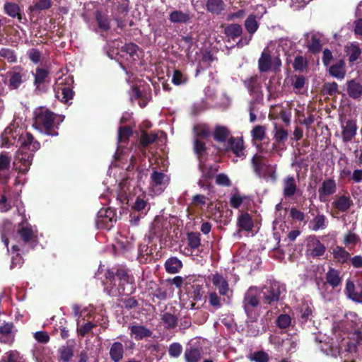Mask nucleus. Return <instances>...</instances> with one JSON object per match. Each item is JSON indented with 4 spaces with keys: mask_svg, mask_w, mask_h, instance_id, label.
Returning <instances> with one entry per match:
<instances>
[{
    "mask_svg": "<svg viewBox=\"0 0 362 362\" xmlns=\"http://www.w3.org/2000/svg\"><path fill=\"white\" fill-rule=\"evenodd\" d=\"M170 177L168 175L153 169L151 175L149 190L153 194L159 195L168 187Z\"/></svg>",
    "mask_w": 362,
    "mask_h": 362,
    "instance_id": "6e6552de",
    "label": "nucleus"
},
{
    "mask_svg": "<svg viewBox=\"0 0 362 362\" xmlns=\"http://www.w3.org/2000/svg\"><path fill=\"white\" fill-rule=\"evenodd\" d=\"M49 72L47 70L42 68H37L34 75V85L37 89H40L41 86L45 84L48 81Z\"/></svg>",
    "mask_w": 362,
    "mask_h": 362,
    "instance_id": "f704fd0d",
    "label": "nucleus"
},
{
    "mask_svg": "<svg viewBox=\"0 0 362 362\" xmlns=\"http://www.w3.org/2000/svg\"><path fill=\"white\" fill-rule=\"evenodd\" d=\"M182 267V262L177 257H170L165 263V268L169 274L177 273Z\"/></svg>",
    "mask_w": 362,
    "mask_h": 362,
    "instance_id": "ea45409f",
    "label": "nucleus"
},
{
    "mask_svg": "<svg viewBox=\"0 0 362 362\" xmlns=\"http://www.w3.org/2000/svg\"><path fill=\"white\" fill-rule=\"evenodd\" d=\"M130 330L132 336L136 340L142 339L152 334L150 329L142 325H133L130 327Z\"/></svg>",
    "mask_w": 362,
    "mask_h": 362,
    "instance_id": "72a5a7b5",
    "label": "nucleus"
},
{
    "mask_svg": "<svg viewBox=\"0 0 362 362\" xmlns=\"http://www.w3.org/2000/svg\"><path fill=\"white\" fill-rule=\"evenodd\" d=\"M342 139L344 142L351 141L356 136L357 126L355 121L349 119L341 124Z\"/></svg>",
    "mask_w": 362,
    "mask_h": 362,
    "instance_id": "412c9836",
    "label": "nucleus"
},
{
    "mask_svg": "<svg viewBox=\"0 0 362 362\" xmlns=\"http://www.w3.org/2000/svg\"><path fill=\"white\" fill-rule=\"evenodd\" d=\"M201 157L202 156L199 157V169L202 172V177L198 182V185L202 188H208L209 185L207 180L213 177L214 174L217 170V168L202 163Z\"/></svg>",
    "mask_w": 362,
    "mask_h": 362,
    "instance_id": "f3484780",
    "label": "nucleus"
},
{
    "mask_svg": "<svg viewBox=\"0 0 362 362\" xmlns=\"http://www.w3.org/2000/svg\"><path fill=\"white\" fill-rule=\"evenodd\" d=\"M327 282L333 288H337L341 284L342 276L341 272L334 268H330L326 274Z\"/></svg>",
    "mask_w": 362,
    "mask_h": 362,
    "instance_id": "7c9ffc66",
    "label": "nucleus"
},
{
    "mask_svg": "<svg viewBox=\"0 0 362 362\" xmlns=\"http://www.w3.org/2000/svg\"><path fill=\"white\" fill-rule=\"evenodd\" d=\"M308 252L313 257H320L324 255L325 246L315 236H310L308 240Z\"/></svg>",
    "mask_w": 362,
    "mask_h": 362,
    "instance_id": "6ab92c4d",
    "label": "nucleus"
},
{
    "mask_svg": "<svg viewBox=\"0 0 362 362\" xmlns=\"http://www.w3.org/2000/svg\"><path fill=\"white\" fill-rule=\"evenodd\" d=\"M7 362H25V359L18 351H12L8 353Z\"/></svg>",
    "mask_w": 362,
    "mask_h": 362,
    "instance_id": "774afa93",
    "label": "nucleus"
},
{
    "mask_svg": "<svg viewBox=\"0 0 362 362\" xmlns=\"http://www.w3.org/2000/svg\"><path fill=\"white\" fill-rule=\"evenodd\" d=\"M337 191L336 182L333 179L325 180L318 189L320 199L334 194Z\"/></svg>",
    "mask_w": 362,
    "mask_h": 362,
    "instance_id": "a878e982",
    "label": "nucleus"
},
{
    "mask_svg": "<svg viewBox=\"0 0 362 362\" xmlns=\"http://www.w3.org/2000/svg\"><path fill=\"white\" fill-rule=\"evenodd\" d=\"M131 98L132 100H137L139 105L144 107L149 100L150 96L148 93H144V90H141L135 86L132 88Z\"/></svg>",
    "mask_w": 362,
    "mask_h": 362,
    "instance_id": "2f4dec72",
    "label": "nucleus"
},
{
    "mask_svg": "<svg viewBox=\"0 0 362 362\" xmlns=\"http://www.w3.org/2000/svg\"><path fill=\"white\" fill-rule=\"evenodd\" d=\"M1 139L2 146L16 145L19 147L13 165L23 173L28 171L33 160V152L40 148V143L34 139L31 134L25 133L23 128L19 126L16 119L5 129L1 134Z\"/></svg>",
    "mask_w": 362,
    "mask_h": 362,
    "instance_id": "f03ea898",
    "label": "nucleus"
},
{
    "mask_svg": "<svg viewBox=\"0 0 362 362\" xmlns=\"http://www.w3.org/2000/svg\"><path fill=\"white\" fill-rule=\"evenodd\" d=\"M26 72L18 67L9 73L8 86L11 89L18 88L25 81Z\"/></svg>",
    "mask_w": 362,
    "mask_h": 362,
    "instance_id": "a211bd4d",
    "label": "nucleus"
},
{
    "mask_svg": "<svg viewBox=\"0 0 362 362\" xmlns=\"http://www.w3.org/2000/svg\"><path fill=\"white\" fill-rule=\"evenodd\" d=\"M124 348L121 342L112 343L110 348V356L114 362H119L124 357Z\"/></svg>",
    "mask_w": 362,
    "mask_h": 362,
    "instance_id": "c85d7f7f",
    "label": "nucleus"
},
{
    "mask_svg": "<svg viewBox=\"0 0 362 362\" xmlns=\"http://www.w3.org/2000/svg\"><path fill=\"white\" fill-rule=\"evenodd\" d=\"M57 117L49 110L40 107L35 111L33 127L42 133L47 135L57 136L58 133L54 127L59 124L56 122Z\"/></svg>",
    "mask_w": 362,
    "mask_h": 362,
    "instance_id": "39448f33",
    "label": "nucleus"
},
{
    "mask_svg": "<svg viewBox=\"0 0 362 362\" xmlns=\"http://www.w3.org/2000/svg\"><path fill=\"white\" fill-rule=\"evenodd\" d=\"M334 338L332 341H320V350L327 356L337 357L344 352L362 351V320L355 313H349L344 319L333 323Z\"/></svg>",
    "mask_w": 362,
    "mask_h": 362,
    "instance_id": "f257e3e1",
    "label": "nucleus"
},
{
    "mask_svg": "<svg viewBox=\"0 0 362 362\" xmlns=\"http://www.w3.org/2000/svg\"><path fill=\"white\" fill-rule=\"evenodd\" d=\"M1 57L6 59L10 62L16 61V56L14 52L10 49L3 48L0 50Z\"/></svg>",
    "mask_w": 362,
    "mask_h": 362,
    "instance_id": "e2e57ef3",
    "label": "nucleus"
},
{
    "mask_svg": "<svg viewBox=\"0 0 362 362\" xmlns=\"http://www.w3.org/2000/svg\"><path fill=\"white\" fill-rule=\"evenodd\" d=\"M326 217L323 214H318L310 223V228L314 230L325 229L327 226Z\"/></svg>",
    "mask_w": 362,
    "mask_h": 362,
    "instance_id": "79ce46f5",
    "label": "nucleus"
},
{
    "mask_svg": "<svg viewBox=\"0 0 362 362\" xmlns=\"http://www.w3.org/2000/svg\"><path fill=\"white\" fill-rule=\"evenodd\" d=\"M250 359L255 362H267L269 361V356L264 351H257L251 355Z\"/></svg>",
    "mask_w": 362,
    "mask_h": 362,
    "instance_id": "0e129e2a",
    "label": "nucleus"
},
{
    "mask_svg": "<svg viewBox=\"0 0 362 362\" xmlns=\"http://www.w3.org/2000/svg\"><path fill=\"white\" fill-rule=\"evenodd\" d=\"M208 199L204 195L197 194L193 197L192 204L200 209H203L206 205V201Z\"/></svg>",
    "mask_w": 362,
    "mask_h": 362,
    "instance_id": "69168bd1",
    "label": "nucleus"
},
{
    "mask_svg": "<svg viewBox=\"0 0 362 362\" xmlns=\"http://www.w3.org/2000/svg\"><path fill=\"white\" fill-rule=\"evenodd\" d=\"M5 12L11 17L15 18L19 16L20 8L18 4L15 3L8 2L4 5Z\"/></svg>",
    "mask_w": 362,
    "mask_h": 362,
    "instance_id": "864d4df0",
    "label": "nucleus"
},
{
    "mask_svg": "<svg viewBox=\"0 0 362 362\" xmlns=\"http://www.w3.org/2000/svg\"><path fill=\"white\" fill-rule=\"evenodd\" d=\"M194 148L198 157L202 156L205 151V144L202 139L208 138L211 134V131L206 124L199 123L194 126Z\"/></svg>",
    "mask_w": 362,
    "mask_h": 362,
    "instance_id": "0eeeda50",
    "label": "nucleus"
},
{
    "mask_svg": "<svg viewBox=\"0 0 362 362\" xmlns=\"http://www.w3.org/2000/svg\"><path fill=\"white\" fill-rule=\"evenodd\" d=\"M161 321L167 329L174 328L177 323V317L170 313H164L162 315Z\"/></svg>",
    "mask_w": 362,
    "mask_h": 362,
    "instance_id": "8fccbe9b",
    "label": "nucleus"
},
{
    "mask_svg": "<svg viewBox=\"0 0 362 362\" xmlns=\"http://www.w3.org/2000/svg\"><path fill=\"white\" fill-rule=\"evenodd\" d=\"M260 294L261 291L256 287H250L245 294L243 301V308L251 321H255L257 317V308L259 303Z\"/></svg>",
    "mask_w": 362,
    "mask_h": 362,
    "instance_id": "423d86ee",
    "label": "nucleus"
},
{
    "mask_svg": "<svg viewBox=\"0 0 362 362\" xmlns=\"http://www.w3.org/2000/svg\"><path fill=\"white\" fill-rule=\"evenodd\" d=\"M2 241L7 247L8 251H9V243L11 244V249L13 252L20 251L21 250V247H23V244L28 245L33 247L37 242V230L35 227H33L28 223H25L21 226L16 235H13L10 238L3 235Z\"/></svg>",
    "mask_w": 362,
    "mask_h": 362,
    "instance_id": "20e7f679",
    "label": "nucleus"
},
{
    "mask_svg": "<svg viewBox=\"0 0 362 362\" xmlns=\"http://www.w3.org/2000/svg\"><path fill=\"white\" fill-rule=\"evenodd\" d=\"M252 163L254 170L257 175L264 178L275 180L276 179V169L274 166L267 165L260 162L259 157L257 155L254 156L252 159Z\"/></svg>",
    "mask_w": 362,
    "mask_h": 362,
    "instance_id": "f8f14e48",
    "label": "nucleus"
},
{
    "mask_svg": "<svg viewBox=\"0 0 362 362\" xmlns=\"http://www.w3.org/2000/svg\"><path fill=\"white\" fill-rule=\"evenodd\" d=\"M182 352V346L180 344L174 342L169 346L168 354L172 358L179 357Z\"/></svg>",
    "mask_w": 362,
    "mask_h": 362,
    "instance_id": "6e6d98bb",
    "label": "nucleus"
},
{
    "mask_svg": "<svg viewBox=\"0 0 362 362\" xmlns=\"http://www.w3.org/2000/svg\"><path fill=\"white\" fill-rule=\"evenodd\" d=\"M284 290V286L279 282H273L271 283L270 286H264L261 291L263 294V302L271 304L278 301L280 295Z\"/></svg>",
    "mask_w": 362,
    "mask_h": 362,
    "instance_id": "9b49d317",
    "label": "nucleus"
},
{
    "mask_svg": "<svg viewBox=\"0 0 362 362\" xmlns=\"http://www.w3.org/2000/svg\"><path fill=\"white\" fill-rule=\"evenodd\" d=\"M313 306L303 303L297 309L296 314L302 322H306L312 316Z\"/></svg>",
    "mask_w": 362,
    "mask_h": 362,
    "instance_id": "58836bf2",
    "label": "nucleus"
},
{
    "mask_svg": "<svg viewBox=\"0 0 362 362\" xmlns=\"http://www.w3.org/2000/svg\"><path fill=\"white\" fill-rule=\"evenodd\" d=\"M96 19L98 23V26L103 30H107L110 28V23L108 19L103 16L101 13H98L96 15Z\"/></svg>",
    "mask_w": 362,
    "mask_h": 362,
    "instance_id": "680f3d73",
    "label": "nucleus"
},
{
    "mask_svg": "<svg viewBox=\"0 0 362 362\" xmlns=\"http://www.w3.org/2000/svg\"><path fill=\"white\" fill-rule=\"evenodd\" d=\"M252 135L255 139L262 141L265 136V127L260 125L255 126L252 131Z\"/></svg>",
    "mask_w": 362,
    "mask_h": 362,
    "instance_id": "052dcab7",
    "label": "nucleus"
},
{
    "mask_svg": "<svg viewBox=\"0 0 362 362\" xmlns=\"http://www.w3.org/2000/svg\"><path fill=\"white\" fill-rule=\"evenodd\" d=\"M245 199V196L241 195L238 192H235L230 197V204L232 207L238 209L243 204Z\"/></svg>",
    "mask_w": 362,
    "mask_h": 362,
    "instance_id": "5fc2aeb1",
    "label": "nucleus"
},
{
    "mask_svg": "<svg viewBox=\"0 0 362 362\" xmlns=\"http://www.w3.org/2000/svg\"><path fill=\"white\" fill-rule=\"evenodd\" d=\"M56 97L63 103H68L73 97V91L71 88L57 83L55 88Z\"/></svg>",
    "mask_w": 362,
    "mask_h": 362,
    "instance_id": "c756f323",
    "label": "nucleus"
},
{
    "mask_svg": "<svg viewBox=\"0 0 362 362\" xmlns=\"http://www.w3.org/2000/svg\"><path fill=\"white\" fill-rule=\"evenodd\" d=\"M206 8L209 12L218 15L225 10L226 4L223 0H207Z\"/></svg>",
    "mask_w": 362,
    "mask_h": 362,
    "instance_id": "473e14b6",
    "label": "nucleus"
},
{
    "mask_svg": "<svg viewBox=\"0 0 362 362\" xmlns=\"http://www.w3.org/2000/svg\"><path fill=\"white\" fill-rule=\"evenodd\" d=\"M307 37V46L308 49L316 53L322 49V35L320 33H308L306 35Z\"/></svg>",
    "mask_w": 362,
    "mask_h": 362,
    "instance_id": "5701e85b",
    "label": "nucleus"
},
{
    "mask_svg": "<svg viewBox=\"0 0 362 362\" xmlns=\"http://www.w3.org/2000/svg\"><path fill=\"white\" fill-rule=\"evenodd\" d=\"M60 361L63 362H69L74 356L73 347L71 346H63L59 349Z\"/></svg>",
    "mask_w": 362,
    "mask_h": 362,
    "instance_id": "a18cd8bd",
    "label": "nucleus"
},
{
    "mask_svg": "<svg viewBox=\"0 0 362 362\" xmlns=\"http://www.w3.org/2000/svg\"><path fill=\"white\" fill-rule=\"evenodd\" d=\"M226 150H231L236 156L243 158V141L240 138L230 137L228 141Z\"/></svg>",
    "mask_w": 362,
    "mask_h": 362,
    "instance_id": "bb28decb",
    "label": "nucleus"
},
{
    "mask_svg": "<svg viewBox=\"0 0 362 362\" xmlns=\"http://www.w3.org/2000/svg\"><path fill=\"white\" fill-rule=\"evenodd\" d=\"M293 66L296 70L303 71L307 67V60L302 56H297L294 59Z\"/></svg>",
    "mask_w": 362,
    "mask_h": 362,
    "instance_id": "13d9d810",
    "label": "nucleus"
},
{
    "mask_svg": "<svg viewBox=\"0 0 362 362\" xmlns=\"http://www.w3.org/2000/svg\"><path fill=\"white\" fill-rule=\"evenodd\" d=\"M116 221V214L111 208H102L98 212L96 226L99 228L110 230Z\"/></svg>",
    "mask_w": 362,
    "mask_h": 362,
    "instance_id": "9d476101",
    "label": "nucleus"
},
{
    "mask_svg": "<svg viewBox=\"0 0 362 362\" xmlns=\"http://www.w3.org/2000/svg\"><path fill=\"white\" fill-rule=\"evenodd\" d=\"M189 245L192 248H197L200 245V238L197 233H189L188 235Z\"/></svg>",
    "mask_w": 362,
    "mask_h": 362,
    "instance_id": "338daca9",
    "label": "nucleus"
},
{
    "mask_svg": "<svg viewBox=\"0 0 362 362\" xmlns=\"http://www.w3.org/2000/svg\"><path fill=\"white\" fill-rule=\"evenodd\" d=\"M214 139L218 142H225L229 140L230 131L225 126L217 125L213 132Z\"/></svg>",
    "mask_w": 362,
    "mask_h": 362,
    "instance_id": "c9c22d12",
    "label": "nucleus"
},
{
    "mask_svg": "<svg viewBox=\"0 0 362 362\" xmlns=\"http://www.w3.org/2000/svg\"><path fill=\"white\" fill-rule=\"evenodd\" d=\"M170 20L173 23H186L189 20V16L187 13L175 11L170 13Z\"/></svg>",
    "mask_w": 362,
    "mask_h": 362,
    "instance_id": "de8ad7c7",
    "label": "nucleus"
},
{
    "mask_svg": "<svg viewBox=\"0 0 362 362\" xmlns=\"http://www.w3.org/2000/svg\"><path fill=\"white\" fill-rule=\"evenodd\" d=\"M226 297L221 298L215 291H212L209 295V303L214 309L218 310L222 306V302H225Z\"/></svg>",
    "mask_w": 362,
    "mask_h": 362,
    "instance_id": "49530a36",
    "label": "nucleus"
},
{
    "mask_svg": "<svg viewBox=\"0 0 362 362\" xmlns=\"http://www.w3.org/2000/svg\"><path fill=\"white\" fill-rule=\"evenodd\" d=\"M329 74L338 79H343L345 76L346 70L344 62L339 61L332 65L329 69Z\"/></svg>",
    "mask_w": 362,
    "mask_h": 362,
    "instance_id": "e433bc0d",
    "label": "nucleus"
},
{
    "mask_svg": "<svg viewBox=\"0 0 362 362\" xmlns=\"http://www.w3.org/2000/svg\"><path fill=\"white\" fill-rule=\"evenodd\" d=\"M139 49L135 44L129 43L123 46L119 54L124 58L129 63H133L139 58Z\"/></svg>",
    "mask_w": 362,
    "mask_h": 362,
    "instance_id": "2eb2a0df",
    "label": "nucleus"
},
{
    "mask_svg": "<svg viewBox=\"0 0 362 362\" xmlns=\"http://www.w3.org/2000/svg\"><path fill=\"white\" fill-rule=\"evenodd\" d=\"M274 139L275 143L274 145L276 146V145H281L284 144V142L287 140L288 138V132L284 129L281 126H278L276 124L274 125Z\"/></svg>",
    "mask_w": 362,
    "mask_h": 362,
    "instance_id": "4c0bfd02",
    "label": "nucleus"
},
{
    "mask_svg": "<svg viewBox=\"0 0 362 362\" xmlns=\"http://www.w3.org/2000/svg\"><path fill=\"white\" fill-rule=\"evenodd\" d=\"M193 291L191 293V297L194 300H201L203 298L204 291L202 286L194 284L192 286Z\"/></svg>",
    "mask_w": 362,
    "mask_h": 362,
    "instance_id": "bf43d9fd",
    "label": "nucleus"
},
{
    "mask_svg": "<svg viewBox=\"0 0 362 362\" xmlns=\"http://www.w3.org/2000/svg\"><path fill=\"white\" fill-rule=\"evenodd\" d=\"M333 255L338 262L344 263L350 259V254L344 248L337 246L333 249Z\"/></svg>",
    "mask_w": 362,
    "mask_h": 362,
    "instance_id": "c03bdc74",
    "label": "nucleus"
},
{
    "mask_svg": "<svg viewBox=\"0 0 362 362\" xmlns=\"http://www.w3.org/2000/svg\"><path fill=\"white\" fill-rule=\"evenodd\" d=\"M245 27L249 34L253 35L258 28V23L255 15H250L245 21Z\"/></svg>",
    "mask_w": 362,
    "mask_h": 362,
    "instance_id": "09e8293b",
    "label": "nucleus"
},
{
    "mask_svg": "<svg viewBox=\"0 0 362 362\" xmlns=\"http://www.w3.org/2000/svg\"><path fill=\"white\" fill-rule=\"evenodd\" d=\"M16 333L13 323H4L0 326V341L5 344H11Z\"/></svg>",
    "mask_w": 362,
    "mask_h": 362,
    "instance_id": "aec40b11",
    "label": "nucleus"
},
{
    "mask_svg": "<svg viewBox=\"0 0 362 362\" xmlns=\"http://www.w3.org/2000/svg\"><path fill=\"white\" fill-rule=\"evenodd\" d=\"M346 92L348 95L354 99L360 100L362 98V83L352 79L346 83Z\"/></svg>",
    "mask_w": 362,
    "mask_h": 362,
    "instance_id": "4be33fe9",
    "label": "nucleus"
},
{
    "mask_svg": "<svg viewBox=\"0 0 362 362\" xmlns=\"http://www.w3.org/2000/svg\"><path fill=\"white\" fill-rule=\"evenodd\" d=\"M11 157L6 152L0 153V182L5 183L10 177Z\"/></svg>",
    "mask_w": 362,
    "mask_h": 362,
    "instance_id": "dca6fc26",
    "label": "nucleus"
},
{
    "mask_svg": "<svg viewBox=\"0 0 362 362\" xmlns=\"http://www.w3.org/2000/svg\"><path fill=\"white\" fill-rule=\"evenodd\" d=\"M352 205V200L349 195H340L336 197L332 206L341 212L347 211Z\"/></svg>",
    "mask_w": 362,
    "mask_h": 362,
    "instance_id": "cd10ccee",
    "label": "nucleus"
},
{
    "mask_svg": "<svg viewBox=\"0 0 362 362\" xmlns=\"http://www.w3.org/2000/svg\"><path fill=\"white\" fill-rule=\"evenodd\" d=\"M243 28L239 24H231L226 27V33L228 36L235 38L241 35Z\"/></svg>",
    "mask_w": 362,
    "mask_h": 362,
    "instance_id": "3c124183",
    "label": "nucleus"
},
{
    "mask_svg": "<svg viewBox=\"0 0 362 362\" xmlns=\"http://www.w3.org/2000/svg\"><path fill=\"white\" fill-rule=\"evenodd\" d=\"M245 85L250 95L252 96L255 102H259L262 99L263 94L261 90L260 83L257 76H253L245 80Z\"/></svg>",
    "mask_w": 362,
    "mask_h": 362,
    "instance_id": "ddd939ff",
    "label": "nucleus"
},
{
    "mask_svg": "<svg viewBox=\"0 0 362 362\" xmlns=\"http://www.w3.org/2000/svg\"><path fill=\"white\" fill-rule=\"evenodd\" d=\"M238 225L240 230L250 232L253 227V222L251 216L247 213L242 214L238 217Z\"/></svg>",
    "mask_w": 362,
    "mask_h": 362,
    "instance_id": "a19ab883",
    "label": "nucleus"
},
{
    "mask_svg": "<svg viewBox=\"0 0 362 362\" xmlns=\"http://www.w3.org/2000/svg\"><path fill=\"white\" fill-rule=\"evenodd\" d=\"M201 357V351L197 348L189 347L185 350V358L187 362H199Z\"/></svg>",
    "mask_w": 362,
    "mask_h": 362,
    "instance_id": "37998d69",
    "label": "nucleus"
},
{
    "mask_svg": "<svg viewBox=\"0 0 362 362\" xmlns=\"http://www.w3.org/2000/svg\"><path fill=\"white\" fill-rule=\"evenodd\" d=\"M27 55H28L29 59L31 62H33L34 64H37V63L42 62V60L43 59L40 52L35 48L30 49L27 52Z\"/></svg>",
    "mask_w": 362,
    "mask_h": 362,
    "instance_id": "4d7b16f0",
    "label": "nucleus"
},
{
    "mask_svg": "<svg viewBox=\"0 0 362 362\" xmlns=\"http://www.w3.org/2000/svg\"><path fill=\"white\" fill-rule=\"evenodd\" d=\"M259 69L262 72L268 71L273 69L276 70L281 65V62L278 57H272L270 54L269 47H266L258 61Z\"/></svg>",
    "mask_w": 362,
    "mask_h": 362,
    "instance_id": "1a4fd4ad",
    "label": "nucleus"
},
{
    "mask_svg": "<svg viewBox=\"0 0 362 362\" xmlns=\"http://www.w3.org/2000/svg\"><path fill=\"white\" fill-rule=\"evenodd\" d=\"M211 281L221 296L229 298V296L232 294L228 282L222 275L219 274H214L211 277Z\"/></svg>",
    "mask_w": 362,
    "mask_h": 362,
    "instance_id": "4468645a",
    "label": "nucleus"
},
{
    "mask_svg": "<svg viewBox=\"0 0 362 362\" xmlns=\"http://www.w3.org/2000/svg\"><path fill=\"white\" fill-rule=\"evenodd\" d=\"M345 293L353 301L362 304V288L356 289L354 284L350 280L346 281Z\"/></svg>",
    "mask_w": 362,
    "mask_h": 362,
    "instance_id": "393cba45",
    "label": "nucleus"
},
{
    "mask_svg": "<svg viewBox=\"0 0 362 362\" xmlns=\"http://www.w3.org/2000/svg\"><path fill=\"white\" fill-rule=\"evenodd\" d=\"M106 279L105 290L109 295H129L133 292V279L124 269H118L115 274L113 272L108 271Z\"/></svg>",
    "mask_w": 362,
    "mask_h": 362,
    "instance_id": "7ed1b4c3",
    "label": "nucleus"
},
{
    "mask_svg": "<svg viewBox=\"0 0 362 362\" xmlns=\"http://www.w3.org/2000/svg\"><path fill=\"white\" fill-rule=\"evenodd\" d=\"M52 6L49 0H35L33 4L30 6L31 11H42L48 9Z\"/></svg>",
    "mask_w": 362,
    "mask_h": 362,
    "instance_id": "603ef678",
    "label": "nucleus"
},
{
    "mask_svg": "<svg viewBox=\"0 0 362 362\" xmlns=\"http://www.w3.org/2000/svg\"><path fill=\"white\" fill-rule=\"evenodd\" d=\"M283 194L285 197H293L298 191L296 181L294 177L287 176L283 181Z\"/></svg>",
    "mask_w": 362,
    "mask_h": 362,
    "instance_id": "b1692460",
    "label": "nucleus"
}]
</instances>
